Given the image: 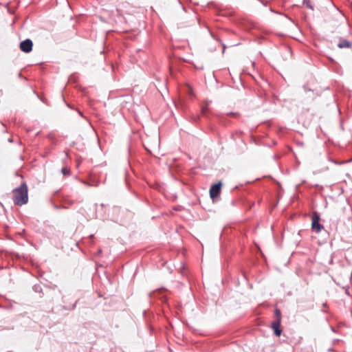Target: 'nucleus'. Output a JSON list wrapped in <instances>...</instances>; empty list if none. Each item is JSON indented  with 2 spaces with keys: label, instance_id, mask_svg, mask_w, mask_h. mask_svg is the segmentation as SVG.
I'll list each match as a JSON object with an SVG mask.
<instances>
[{
  "label": "nucleus",
  "instance_id": "4",
  "mask_svg": "<svg viewBox=\"0 0 352 352\" xmlns=\"http://www.w3.org/2000/svg\"><path fill=\"white\" fill-rule=\"evenodd\" d=\"M221 183L219 182L212 185L210 189V196L214 199L221 192Z\"/></svg>",
  "mask_w": 352,
  "mask_h": 352
},
{
  "label": "nucleus",
  "instance_id": "1",
  "mask_svg": "<svg viewBox=\"0 0 352 352\" xmlns=\"http://www.w3.org/2000/svg\"><path fill=\"white\" fill-rule=\"evenodd\" d=\"M28 186L22 183L19 187L13 190V201L17 206H23L28 201Z\"/></svg>",
  "mask_w": 352,
  "mask_h": 352
},
{
  "label": "nucleus",
  "instance_id": "8",
  "mask_svg": "<svg viewBox=\"0 0 352 352\" xmlns=\"http://www.w3.org/2000/svg\"><path fill=\"white\" fill-rule=\"evenodd\" d=\"M61 173L64 175H69L70 174V170L69 169H68L66 167H64L61 169Z\"/></svg>",
  "mask_w": 352,
  "mask_h": 352
},
{
  "label": "nucleus",
  "instance_id": "2",
  "mask_svg": "<svg viewBox=\"0 0 352 352\" xmlns=\"http://www.w3.org/2000/svg\"><path fill=\"white\" fill-rule=\"evenodd\" d=\"M320 217L315 212L312 216L311 228L314 231L319 233L323 228V226L319 223Z\"/></svg>",
  "mask_w": 352,
  "mask_h": 352
},
{
  "label": "nucleus",
  "instance_id": "3",
  "mask_svg": "<svg viewBox=\"0 0 352 352\" xmlns=\"http://www.w3.org/2000/svg\"><path fill=\"white\" fill-rule=\"evenodd\" d=\"M33 43L32 41L27 38L20 43V49L22 52L29 53L32 50Z\"/></svg>",
  "mask_w": 352,
  "mask_h": 352
},
{
  "label": "nucleus",
  "instance_id": "7",
  "mask_svg": "<svg viewBox=\"0 0 352 352\" xmlns=\"http://www.w3.org/2000/svg\"><path fill=\"white\" fill-rule=\"evenodd\" d=\"M275 316H276V320L275 321H280L281 322V313L280 311L278 309H275L274 311Z\"/></svg>",
  "mask_w": 352,
  "mask_h": 352
},
{
  "label": "nucleus",
  "instance_id": "5",
  "mask_svg": "<svg viewBox=\"0 0 352 352\" xmlns=\"http://www.w3.org/2000/svg\"><path fill=\"white\" fill-rule=\"evenodd\" d=\"M281 322L280 321H274L272 323V328L274 329V333L277 336H280L282 331L280 329Z\"/></svg>",
  "mask_w": 352,
  "mask_h": 352
},
{
  "label": "nucleus",
  "instance_id": "6",
  "mask_svg": "<svg viewBox=\"0 0 352 352\" xmlns=\"http://www.w3.org/2000/svg\"><path fill=\"white\" fill-rule=\"evenodd\" d=\"M338 46L339 48H344V47L349 48V47H352V43H351L346 40H343L338 44Z\"/></svg>",
  "mask_w": 352,
  "mask_h": 352
}]
</instances>
